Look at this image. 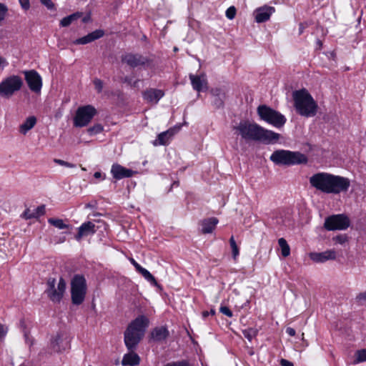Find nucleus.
<instances>
[{"instance_id":"a19ab883","label":"nucleus","mask_w":366,"mask_h":366,"mask_svg":"<svg viewBox=\"0 0 366 366\" xmlns=\"http://www.w3.org/2000/svg\"><path fill=\"white\" fill-rule=\"evenodd\" d=\"M23 216L26 218V219H31V218H36L37 216L35 212H34V211L28 209H26L24 214H23Z\"/></svg>"},{"instance_id":"f3484780","label":"nucleus","mask_w":366,"mask_h":366,"mask_svg":"<svg viewBox=\"0 0 366 366\" xmlns=\"http://www.w3.org/2000/svg\"><path fill=\"white\" fill-rule=\"evenodd\" d=\"M189 79L192 88L198 92L207 90L208 89V82L204 74L200 75L189 74Z\"/></svg>"},{"instance_id":"0eeeda50","label":"nucleus","mask_w":366,"mask_h":366,"mask_svg":"<svg viewBox=\"0 0 366 366\" xmlns=\"http://www.w3.org/2000/svg\"><path fill=\"white\" fill-rule=\"evenodd\" d=\"M24 81L18 75H10L0 82V97L4 99H10L15 93L21 90Z\"/></svg>"},{"instance_id":"37998d69","label":"nucleus","mask_w":366,"mask_h":366,"mask_svg":"<svg viewBox=\"0 0 366 366\" xmlns=\"http://www.w3.org/2000/svg\"><path fill=\"white\" fill-rule=\"evenodd\" d=\"M34 212L36 213L37 217L44 214L45 212V207L44 205H41L38 207H36L35 209L33 210Z\"/></svg>"},{"instance_id":"79ce46f5","label":"nucleus","mask_w":366,"mask_h":366,"mask_svg":"<svg viewBox=\"0 0 366 366\" xmlns=\"http://www.w3.org/2000/svg\"><path fill=\"white\" fill-rule=\"evenodd\" d=\"M7 8L2 4H0V21H1L6 14Z\"/></svg>"},{"instance_id":"5fc2aeb1","label":"nucleus","mask_w":366,"mask_h":366,"mask_svg":"<svg viewBox=\"0 0 366 366\" xmlns=\"http://www.w3.org/2000/svg\"><path fill=\"white\" fill-rule=\"evenodd\" d=\"M305 28V26H304V24L301 23L300 24V28H299V33H300V34H301L303 32Z\"/></svg>"},{"instance_id":"1a4fd4ad","label":"nucleus","mask_w":366,"mask_h":366,"mask_svg":"<svg viewBox=\"0 0 366 366\" xmlns=\"http://www.w3.org/2000/svg\"><path fill=\"white\" fill-rule=\"evenodd\" d=\"M47 288L45 290L48 297L54 302H59L66 290V282L61 277L56 287V280L54 278H49L47 280Z\"/></svg>"},{"instance_id":"de8ad7c7","label":"nucleus","mask_w":366,"mask_h":366,"mask_svg":"<svg viewBox=\"0 0 366 366\" xmlns=\"http://www.w3.org/2000/svg\"><path fill=\"white\" fill-rule=\"evenodd\" d=\"M7 332V329L3 325L0 324V340L6 335Z\"/></svg>"},{"instance_id":"dca6fc26","label":"nucleus","mask_w":366,"mask_h":366,"mask_svg":"<svg viewBox=\"0 0 366 366\" xmlns=\"http://www.w3.org/2000/svg\"><path fill=\"white\" fill-rule=\"evenodd\" d=\"M69 344V337L64 334H57L51 342V347L54 352H60L65 350Z\"/></svg>"},{"instance_id":"4be33fe9","label":"nucleus","mask_w":366,"mask_h":366,"mask_svg":"<svg viewBox=\"0 0 366 366\" xmlns=\"http://www.w3.org/2000/svg\"><path fill=\"white\" fill-rule=\"evenodd\" d=\"M174 130L172 129H168L166 132H162L157 136V139L153 142V144L154 146L166 145L169 142L170 139L174 136Z\"/></svg>"},{"instance_id":"a878e982","label":"nucleus","mask_w":366,"mask_h":366,"mask_svg":"<svg viewBox=\"0 0 366 366\" xmlns=\"http://www.w3.org/2000/svg\"><path fill=\"white\" fill-rule=\"evenodd\" d=\"M81 16V13H80V12H76L71 15H69V16L63 18L60 21V26L62 27L69 26L73 21L77 20Z\"/></svg>"},{"instance_id":"20e7f679","label":"nucleus","mask_w":366,"mask_h":366,"mask_svg":"<svg viewBox=\"0 0 366 366\" xmlns=\"http://www.w3.org/2000/svg\"><path fill=\"white\" fill-rule=\"evenodd\" d=\"M292 97L295 109L300 115L306 117L316 115L318 108L317 104L306 89L295 91Z\"/></svg>"},{"instance_id":"8fccbe9b","label":"nucleus","mask_w":366,"mask_h":366,"mask_svg":"<svg viewBox=\"0 0 366 366\" xmlns=\"http://www.w3.org/2000/svg\"><path fill=\"white\" fill-rule=\"evenodd\" d=\"M130 262L137 271L142 268V266L139 264L133 258L130 259Z\"/></svg>"},{"instance_id":"09e8293b","label":"nucleus","mask_w":366,"mask_h":366,"mask_svg":"<svg viewBox=\"0 0 366 366\" xmlns=\"http://www.w3.org/2000/svg\"><path fill=\"white\" fill-rule=\"evenodd\" d=\"M280 365L281 366H294V364L292 362L285 359H282L280 360Z\"/></svg>"},{"instance_id":"6e6552de","label":"nucleus","mask_w":366,"mask_h":366,"mask_svg":"<svg viewBox=\"0 0 366 366\" xmlns=\"http://www.w3.org/2000/svg\"><path fill=\"white\" fill-rule=\"evenodd\" d=\"M257 114L261 119L277 128L282 127L287 121L283 114L266 105L259 106Z\"/></svg>"},{"instance_id":"c756f323","label":"nucleus","mask_w":366,"mask_h":366,"mask_svg":"<svg viewBox=\"0 0 366 366\" xmlns=\"http://www.w3.org/2000/svg\"><path fill=\"white\" fill-rule=\"evenodd\" d=\"M243 335L245 338H247L249 342L252 340L254 337H255L257 335V330L254 328H247L242 331Z\"/></svg>"},{"instance_id":"aec40b11","label":"nucleus","mask_w":366,"mask_h":366,"mask_svg":"<svg viewBox=\"0 0 366 366\" xmlns=\"http://www.w3.org/2000/svg\"><path fill=\"white\" fill-rule=\"evenodd\" d=\"M96 232L95 225L92 222L83 223L79 228L75 236L77 241H80L83 237L94 234Z\"/></svg>"},{"instance_id":"393cba45","label":"nucleus","mask_w":366,"mask_h":366,"mask_svg":"<svg viewBox=\"0 0 366 366\" xmlns=\"http://www.w3.org/2000/svg\"><path fill=\"white\" fill-rule=\"evenodd\" d=\"M36 123V119L34 116L29 117L26 119L20 125L19 132L26 134L30 129H31Z\"/></svg>"},{"instance_id":"7c9ffc66","label":"nucleus","mask_w":366,"mask_h":366,"mask_svg":"<svg viewBox=\"0 0 366 366\" xmlns=\"http://www.w3.org/2000/svg\"><path fill=\"white\" fill-rule=\"evenodd\" d=\"M355 363H360L366 361V348L363 350H357L355 352Z\"/></svg>"},{"instance_id":"58836bf2","label":"nucleus","mask_w":366,"mask_h":366,"mask_svg":"<svg viewBox=\"0 0 366 366\" xmlns=\"http://www.w3.org/2000/svg\"><path fill=\"white\" fill-rule=\"evenodd\" d=\"M219 311L220 312H222V314L229 317H232L233 316L232 312L229 310V307L226 306H221L219 308Z\"/></svg>"},{"instance_id":"4d7b16f0","label":"nucleus","mask_w":366,"mask_h":366,"mask_svg":"<svg viewBox=\"0 0 366 366\" xmlns=\"http://www.w3.org/2000/svg\"><path fill=\"white\" fill-rule=\"evenodd\" d=\"M5 62V60L4 58H2L1 56H0V67L1 66V65Z\"/></svg>"},{"instance_id":"f704fd0d","label":"nucleus","mask_w":366,"mask_h":366,"mask_svg":"<svg viewBox=\"0 0 366 366\" xmlns=\"http://www.w3.org/2000/svg\"><path fill=\"white\" fill-rule=\"evenodd\" d=\"M236 11V8L234 6H229L225 13L227 18L230 20L233 19L235 17Z\"/></svg>"},{"instance_id":"cd10ccee","label":"nucleus","mask_w":366,"mask_h":366,"mask_svg":"<svg viewBox=\"0 0 366 366\" xmlns=\"http://www.w3.org/2000/svg\"><path fill=\"white\" fill-rule=\"evenodd\" d=\"M48 222L59 229H67L69 227V225L65 224L64 220L61 219L49 218L48 219Z\"/></svg>"},{"instance_id":"6ab92c4d","label":"nucleus","mask_w":366,"mask_h":366,"mask_svg":"<svg viewBox=\"0 0 366 366\" xmlns=\"http://www.w3.org/2000/svg\"><path fill=\"white\" fill-rule=\"evenodd\" d=\"M104 34V32L102 30H95L94 31H92L83 37L74 40L72 44L76 45H84L102 37Z\"/></svg>"},{"instance_id":"c03bdc74","label":"nucleus","mask_w":366,"mask_h":366,"mask_svg":"<svg viewBox=\"0 0 366 366\" xmlns=\"http://www.w3.org/2000/svg\"><path fill=\"white\" fill-rule=\"evenodd\" d=\"M41 3L44 4L48 9H53L54 8V4L51 1V0H40Z\"/></svg>"},{"instance_id":"3c124183","label":"nucleus","mask_w":366,"mask_h":366,"mask_svg":"<svg viewBox=\"0 0 366 366\" xmlns=\"http://www.w3.org/2000/svg\"><path fill=\"white\" fill-rule=\"evenodd\" d=\"M138 272L144 277H145L149 272L145 268L142 267L138 270Z\"/></svg>"},{"instance_id":"e433bc0d","label":"nucleus","mask_w":366,"mask_h":366,"mask_svg":"<svg viewBox=\"0 0 366 366\" xmlns=\"http://www.w3.org/2000/svg\"><path fill=\"white\" fill-rule=\"evenodd\" d=\"M164 366H191L190 364L185 360L182 361H177V362H172L167 363Z\"/></svg>"},{"instance_id":"2eb2a0df","label":"nucleus","mask_w":366,"mask_h":366,"mask_svg":"<svg viewBox=\"0 0 366 366\" xmlns=\"http://www.w3.org/2000/svg\"><path fill=\"white\" fill-rule=\"evenodd\" d=\"M274 11L275 9L272 6H264L259 7L254 11V19L257 23L265 22L269 19Z\"/></svg>"},{"instance_id":"ea45409f","label":"nucleus","mask_w":366,"mask_h":366,"mask_svg":"<svg viewBox=\"0 0 366 366\" xmlns=\"http://www.w3.org/2000/svg\"><path fill=\"white\" fill-rule=\"evenodd\" d=\"M356 301L361 305L366 302V291L357 295L356 297Z\"/></svg>"},{"instance_id":"49530a36","label":"nucleus","mask_w":366,"mask_h":366,"mask_svg":"<svg viewBox=\"0 0 366 366\" xmlns=\"http://www.w3.org/2000/svg\"><path fill=\"white\" fill-rule=\"evenodd\" d=\"M19 3L22 8L25 10H27L29 8V0H19Z\"/></svg>"},{"instance_id":"13d9d810","label":"nucleus","mask_w":366,"mask_h":366,"mask_svg":"<svg viewBox=\"0 0 366 366\" xmlns=\"http://www.w3.org/2000/svg\"><path fill=\"white\" fill-rule=\"evenodd\" d=\"M92 207H93V206H92L91 204H89V203H88V204H86L85 205V207H86V208H92Z\"/></svg>"},{"instance_id":"473e14b6","label":"nucleus","mask_w":366,"mask_h":366,"mask_svg":"<svg viewBox=\"0 0 366 366\" xmlns=\"http://www.w3.org/2000/svg\"><path fill=\"white\" fill-rule=\"evenodd\" d=\"M102 131H103V127L99 124H95L93 127H91L87 129V132L90 135L99 134V133L102 132Z\"/></svg>"},{"instance_id":"c85d7f7f","label":"nucleus","mask_w":366,"mask_h":366,"mask_svg":"<svg viewBox=\"0 0 366 366\" xmlns=\"http://www.w3.org/2000/svg\"><path fill=\"white\" fill-rule=\"evenodd\" d=\"M211 93L218 97V99H215L214 104L217 107H220L223 105V97L224 94L222 92L220 89H214L211 90Z\"/></svg>"},{"instance_id":"bf43d9fd","label":"nucleus","mask_w":366,"mask_h":366,"mask_svg":"<svg viewBox=\"0 0 366 366\" xmlns=\"http://www.w3.org/2000/svg\"><path fill=\"white\" fill-rule=\"evenodd\" d=\"M209 315H214L215 314L214 310H211L209 312Z\"/></svg>"},{"instance_id":"9b49d317","label":"nucleus","mask_w":366,"mask_h":366,"mask_svg":"<svg viewBox=\"0 0 366 366\" xmlns=\"http://www.w3.org/2000/svg\"><path fill=\"white\" fill-rule=\"evenodd\" d=\"M349 218L343 214H333L325 219L324 227L328 231L345 230L350 227Z\"/></svg>"},{"instance_id":"680f3d73","label":"nucleus","mask_w":366,"mask_h":366,"mask_svg":"<svg viewBox=\"0 0 366 366\" xmlns=\"http://www.w3.org/2000/svg\"><path fill=\"white\" fill-rule=\"evenodd\" d=\"M81 169L84 170V171L86 170V169L84 167H81Z\"/></svg>"},{"instance_id":"f257e3e1","label":"nucleus","mask_w":366,"mask_h":366,"mask_svg":"<svg viewBox=\"0 0 366 366\" xmlns=\"http://www.w3.org/2000/svg\"><path fill=\"white\" fill-rule=\"evenodd\" d=\"M149 322L147 317L140 315L129 325L124 332V343L129 352L123 357V365L136 366L140 363V357L134 350L144 337Z\"/></svg>"},{"instance_id":"4468645a","label":"nucleus","mask_w":366,"mask_h":366,"mask_svg":"<svg viewBox=\"0 0 366 366\" xmlns=\"http://www.w3.org/2000/svg\"><path fill=\"white\" fill-rule=\"evenodd\" d=\"M309 257L314 262L324 263L328 260L335 259L337 254L334 249H328L322 252H310Z\"/></svg>"},{"instance_id":"2f4dec72","label":"nucleus","mask_w":366,"mask_h":366,"mask_svg":"<svg viewBox=\"0 0 366 366\" xmlns=\"http://www.w3.org/2000/svg\"><path fill=\"white\" fill-rule=\"evenodd\" d=\"M229 244L232 248V257L235 259L239 255V248L233 236H232L229 239Z\"/></svg>"},{"instance_id":"c9c22d12","label":"nucleus","mask_w":366,"mask_h":366,"mask_svg":"<svg viewBox=\"0 0 366 366\" xmlns=\"http://www.w3.org/2000/svg\"><path fill=\"white\" fill-rule=\"evenodd\" d=\"M54 162L59 165L69 167V168L75 167V164L68 162H66V161H64V160H61V159H55Z\"/></svg>"},{"instance_id":"5701e85b","label":"nucleus","mask_w":366,"mask_h":366,"mask_svg":"<svg viewBox=\"0 0 366 366\" xmlns=\"http://www.w3.org/2000/svg\"><path fill=\"white\" fill-rule=\"evenodd\" d=\"M218 219L215 217L204 219L201 222V231L203 234H210L215 229Z\"/></svg>"},{"instance_id":"72a5a7b5","label":"nucleus","mask_w":366,"mask_h":366,"mask_svg":"<svg viewBox=\"0 0 366 366\" xmlns=\"http://www.w3.org/2000/svg\"><path fill=\"white\" fill-rule=\"evenodd\" d=\"M335 244H344L348 241V237L346 234H339L332 238Z\"/></svg>"},{"instance_id":"6e6d98bb","label":"nucleus","mask_w":366,"mask_h":366,"mask_svg":"<svg viewBox=\"0 0 366 366\" xmlns=\"http://www.w3.org/2000/svg\"><path fill=\"white\" fill-rule=\"evenodd\" d=\"M209 315V312L208 311H204V312H202V316H203V317H204V318H205V317H208Z\"/></svg>"},{"instance_id":"f03ea898","label":"nucleus","mask_w":366,"mask_h":366,"mask_svg":"<svg viewBox=\"0 0 366 366\" xmlns=\"http://www.w3.org/2000/svg\"><path fill=\"white\" fill-rule=\"evenodd\" d=\"M310 186L324 194H337L347 192L350 186L348 178L327 172H318L312 175Z\"/></svg>"},{"instance_id":"a18cd8bd","label":"nucleus","mask_w":366,"mask_h":366,"mask_svg":"<svg viewBox=\"0 0 366 366\" xmlns=\"http://www.w3.org/2000/svg\"><path fill=\"white\" fill-rule=\"evenodd\" d=\"M148 282H151L154 285H157V282L154 278V277L149 272L148 274L144 277Z\"/></svg>"},{"instance_id":"a211bd4d","label":"nucleus","mask_w":366,"mask_h":366,"mask_svg":"<svg viewBox=\"0 0 366 366\" xmlns=\"http://www.w3.org/2000/svg\"><path fill=\"white\" fill-rule=\"evenodd\" d=\"M111 173L116 179H122L123 178L131 177L134 172L132 169H127L119 164H114L112 166Z\"/></svg>"},{"instance_id":"b1692460","label":"nucleus","mask_w":366,"mask_h":366,"mask_svg":"<svg viewBox=\"0 0 366 366\" xmlns=\"http://www.w3.org/2000/svg\"><path fill=\"white\" fill-rule=\"evenodd\" d=\"M152 337L154 341H162L169 335V331L164 327H156L152 332Z\"/></svg>"},{"instance_id":"7ed1b4c3","label":"nucleus","mask_w":366,"mask_h":366,"mask_svg":"<svg viewBox=\"0 0 366 366\" xmlns=\"http://www.w3.org/2000/svg\"><path fill=\"white\" fill-rule=\"evenodd\" d=\"M245 140H253L272 144L276 142L280 137L278 133L266 129L256 123L248 121H241L234 128Z\"/></svg>"},{"instance_id":"bb28decb","label":"nucleus","mask_w":366,"mask_h":366,"mask_svg":"<svg viewBox=\"0 0 366 366\" xmlns=\"http://www.w3.org/2000/svg\"><path fill=\"white\" fill-rule=\"evenodd\" d=\"M278 244L281 249L282 255L284 257H287L290 254V247L287 244V241L284 238H280L278 239Z\"/></svg>"},{"instance_id":"423d86ee","label":"nucleus","mask_w":366,"mask_h":366,"mask_svg":"<svg viewBox=\"0 0 366 366\" xmlns=\"http://www.w3.org/2000/svg\"><path fill=\"white\" fill-rule=\"evenodd\" d=\"M71 298L72 304L81 305L85 300L87 285L86 280L82 274H75L71 280Z\"/></svg>"},{"instance_id":"9d476101","label":"nucleus","mask_w":366,"mask_h":366,"mask_svg":"<svg viewBox=\"0 0 366 366\" xmlns=\"http://www.w3.org/2000/svg\"><path fill=\"white\" fill-rule=\"evenodd\" d=\"M96 114L97 110L92 105L79 107L74 118V125L76 127H83L86 126L92 121Z\"/></svg>"},{"instance_id":"39448f33","label":"nucleus","mask_w":366,"mask_h":366,"mask_svg":"<svg viewBox=\"0 0 366 366\" xmlns=\"http://www.w3.org/2000/svg\"><path fill=\"white\" fill-rule=\"evenodd\" d=\"M270 160L277 165H295L306 164L307 157L300 152L278 149L274 151L269 157Z\"/></svg>"},{"instance_id":"ddd939ff","label":"nucleus","mask_w":366,"mask_h":366,"mask_svg":"<svg viewBox=\"0 0 366 366\" xmlns=\"http://www.w3.org/2000/svg\"><path fill=\"white\" fill-rule=\"evenodd\" d=\"M122 61L132 68L146 66L151 63V59L140 54L127 53L122 56Z\"/></svg>"},{"instance_id":"4c0bfd02","label":"nucleus","mask_w":366,"mask_h":366,"mask_svg":"<svg viewBox=\"0 0 366 366\" xmlns=\"http://www.w3.org/2000/svg\"><path fill=\"white\" fill-rule=\"evenodd\" d=\"M94 84L97 92H102L103 89V81L101 79H95L94 80Z\"/></svg>"},{"instance_id":"412c9836","label":"nucleus","mask_w":366,"mask_h":366,"mask_svg":"<svg viewBox=\"0 0 366 366\" xmlns=\"http://www.w3.org/2000/svg\"><path fill=\"white\" fill-rule=\"evenodd\" d=\"M164 94L160 89H150L143 93V97L148 102L157 104Z\"/></svg>"},{"instance_id":"603ef678","label":"nucleus","mask_w":366,"mask_h":366,"mask_svg":"<svg viewBox=\"0 0 366 366\" xmlns=\"http://www.w3.org/2000/svg\"><path fill=\"white\" fill-rule=\"evenodd\" d=\"M286 332L290 335V336H295V329L292 328V327H287L286 329Z\"/></svg>"},{"instance_id":"052dcab7","label":"nucleus","mask_w":366,"mask_h":366,"mask_svg":"<svg viewBox=\"0 0 366 366\" xmlns=\"http://www.w3.org/2000/svg\"><path fill=\"white\" fill-rule=\"evenodd\" d=\"M83 21H84V22H86V18H85V17H84V18L83 19Z\"/></svg>"},{"instance_id":"864d4df0","label":"nucleus","mask_w":366,"mask_h":366,"mask_svg":"<svg viewBox=\"0 0 366 366\" xmlns=\"http://www.w3.org/2000/svg\"><path fill=\"white\" fill-rule=\"evenodd\" d=\"M94 177L96 179H105V175L104 174L103 175L100 172H96L94 174Z\"/></svg>"},{"instance_id":"f8f14e48","label":"nucleus","mask_w":366,"mask_h":366,"mask_svg":"<svg viewBox=\"0 0 366 366\" xmlns=\"http://www.w3.org/2000/svg\"><path fill=\"white\" fill-rule=\"evenodd\" d=\"M25 81L30 89L34 93H40L42 87V79L39 73L32 69L24 71Z\"/></svg>"}]
</instances>
